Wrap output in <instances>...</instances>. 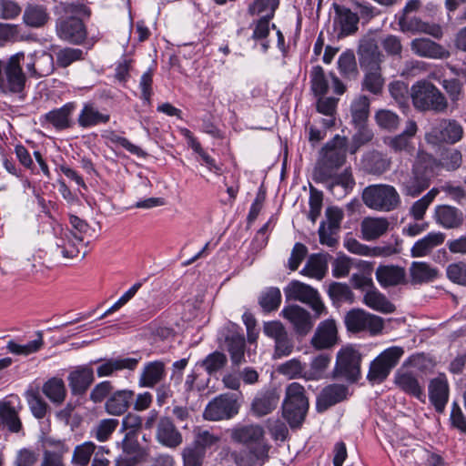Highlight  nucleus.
<instances>
[{"instance_id": "obj_1", "label": "nucleus", "mask_w": 466, "mask_h": 466, "mask_svg": "<svg viewBox=\"0 0 466 466\" xmlns=\"http://www.w3.org/2000/svg\"><path fill=\"white\" fill-rule=\"evenodd\" d=\"M229 433L232 441L247 448L244 453L231 452L237 466H263L268 461L271 445L261 425L238 424L233 427Z\"/></svg>"}, {"instance_id": "obj_2", "label": "nucleus", "mask_w": 466, "mask_h": 466, "mask_svg": "<svg viewBox=\"0 0 466 466\" xmlns=\"http://www.w3.org/2000/svg\"><path fill=\"white\" fill-rule=\"evenodd\" d=\"M439 167L438 159L428 153L420 152L411 172L402 175L400 178L402 193L412 198L419 196L429 187Z\"/></svg>"}, {"instance_id": "obj_3", "label": "nucleus", "mask_w": 466, "mask_h": 466, "mask_svg": "<svg viewBox=\"0 0 466 466\" xmlns=\"http://www.w3.org/2000/svg\"><path fill=\"white\" fill-rule=\"evenodd\" d=\"M25 62V53L17 52L7 59H0V93L3 95L17 96L25 98L26 75L22 65Z\"/></svg>"}, {"instance_id": "obj_4", "label": "nucleus", "mask_w": 466, "mask_h": 466, "mask_svg": "<svg viewBox=\"0 0 466 466\" xmlns=\"http://www.w3.org/2000/svg\"><path fill=\"white\" fill-rule=\"evenodd\" d=\"M347 139L336 135L321 149L320 159L314 169V180L325 181L330 177L331 172L336 171L345 162Z\"/></svg>"}, {"instance_id": "obj_5", "label": "nucleus", "mask_w": 466, "mask_h": 466, "mask_svg": "<svg viewBox=\"0 0 466 466\" xmlns=\"http://www.w3.org/2000/svg\"><path fill=\"white\" fill-rule=\"evenodd\" d=\"M410 98L413 106L419 111L443 113L448 108L445 96L432 83L420 80L411 86Z\"/></svg>"}, {"instance_id": "obj_6", "label": "nucleus", "mask_w": 466, "mask_h": 466, "mask_svg": "<svg viewBox=\"0 0 466 466\" xmlns=\"http://www.w3.org/2000/svg\"><path fill=\"white\" fill-rule=\"evenodd\" d=\"M464 135L461 124L451 118L437 119L425 133L424 139L432 148H441L442 145H454Z\"/></svg>"}, {"instance_id": "obj_7", "label": "nucleus", "mask_w": 466, "mask_h": 466, "mask_svg": "<svg viewBox=\"0 0 466 466\" xmlns=\"http://www.w3.org/2000/svg\"><path fill=\"white\" fill-rule=\"evenodd\" d=\"M363 203L370 209L389 212L400 204V198L393 186L376 184L366 187L361 195Z\"/></svg>"}, {"instance_id": "obj_8", "label": "nucleus", "mask_w": 466, "mask_h": 466, "mask_svg": "<svg viewBox=\"0 0 466 466\" xmlns=\"http://www.w3.org/2000/svg\"><path fill=\"white\" fill-rule=\"evenodd\" d=\"M403 353V349L398 346H392L383 350L370 363L368 380L372 383H380L385 380Z\"/></svg>"}, {"instance_id": "obj_9", "label": "nucleus", "mask_w": 466, "mask_h": 466, "mask_svg": "<svg viewBox=\"0 0 466 466\" xmlns=\"http://www.w3.org/2000/svg\"><path fill=\"white\" fill-rule=\"evenodd\" d=\"M287 299L307 304L315 312L317 318L327 314V309L317 289L298 280L291 281L284 289Z\"/></svg>"}, {"instance_id": "obj_10", "label": "nucleus", "mask_w": 466, "mask_h": 466, "mask_svg": "<svg viewBox=\"0 0 466 466\" xmlns=\"http://www.w3.org/2000/svg\"><path fill=\"white\" fill-rule=\"evenodd\" d=\"M361 354L352 346H347L337 354L334 376L355 382L360 376Z\"/></svg>"}, {"instance_id": "obj_11", "label": "nucleus", "mask_w": 466, "mask_h": 466, "mask_svg": "<svg viewBox=\"0 0 466 466\" xmlns=\"http://www.w3.org/2000/svg\"><path fill=\"white\" fill-rule=\"evenodd\" d=\"M345 325L350 331H368L371 335L380 333L384 327L383 319L380 317L361 309L350 310L345 316Z\"/></svg>"}, {"instance_id": "obj_12", "label": "nucleus", "mask_w": 466, "mask_h": 466, "mask_svg": "<svg viewBox=\"0 0 466 466\" xmlns=\"http://www.w3.org/2000/svg\"><path fill=\"white\" fill-rule=\"evenodd\" d=\"M239 404L237 394H221L211 400L204 410V418L208 420L218 421L228 420L238 414Z\"/></svg>"}, {"instance_id": "obj_13", "label": "nucleus", "mask_w": 466, "mask_h": 466, "mask_svg": "<svg viewBox=\"0 0 466 466\" xmlns=\"http://www.w3.org/2000/svg\"><path fill=\"white\" fill-rule=\"evenodd\" d=\"M394 384L404 393L425 402L424 380L417 370L400 368L394 374Z\"/></svg>"}, {"instance_id": "obj_14", "label": "nucleus", "mask_w": 466, "mask_h": 466, "mask_svg": "<svg viewBox=\"0 0 466 466\" xmlns=\"http://www.w3.org/2000/svg\"><path fill=\"white\" fill-rule=\"evenodd\" d=\"M357 53L360 67L379 66L384 60L373 34L365 35L360 39Z\"/></svg>"}, {"instance_id": "obj_15", "label": "nucleus", "mask_w": 466, "mask_h": 466, "mask_svg": "<svg viewBox=\"0 0 466 466\" xmlns=\"http://www.w3.org/2000/svg\"><path fill=\"white\" fill-rule=\"evenodd\" d=\"M24 63L29 76L35 78L49 76L55 68L53 56L43 50L25 56Z\"/></svg>"}, {"instance_id": "obj_16", "label": "nucleus", "mask_w": 466, "mask_h": 466, "mask_svg": "<svg viewBox=\"0 0 466 466\" xmlns=\"http://www.w3.org/2000/svg\"><path fill=\"white\" fill-rule=\"evenodd\" d=\"M334 10L333 25L338 36L341 38L354 35L359 29L360 17L358 14L339 5H334Z\"/></svg>"}, {"instance_id": "obj_17", "label": "nucleus", "mask_w": 466, "mask_h": 466, "mask_svg": "<svg viewBox=\"0 0 466 466\" xmlns=\"http://www.w3.org/2000/svg\"><path fill=\"white\" fill-rule=\"evenodd\" d=\"M400 30L403 33L427 34L435 38L442 36V29L437 24L423 22L416 16L396 15Z\"/></svg>"}, {"instance_id": "obj_18", "label": "nucleus", "mask_w": 466, "mask_h": 466, "mask_svg": "<svg viewBox=\"0 0 466 466\" xmlns=\"http://www.w3.org/2000/svg\"><path fill=\"white\" fill-rule=\"evenodd\" d=\"M22 405L17 397L0 402V427L4 425L12 433L23 431V424L19 417Z\"/></svg>"}, {"instance_id": "obj_19", "label": "nucleus", "mask_w": 466, "mask_h": 466, "mask_svg": "<svg viewBox=\"0 0 466 466\" xmlns=\"http://www.w3.org/2000/svg\"><path fill=\"white\" fill-rule=\"evenodd\" d=\"M284 319L289 320L294 331L300 336L307 335L313 328V321L309 311L298 305L284 307L281 311Z\"/></svg>"}, {"instance_id": "obj_20", "label": "nucleus", "mask_w": 466, "mask_h": 466, "mask_svg": "<svg viewBox=\"0 0 466 466\" xmlns=\"http://www.w3.org/2000/svg\"><path fill=\"white\" fill-rule=\"evenodd\" d=\"M56 31L61 39L74 44L82 43L86 36L85 25L78 17L61 19L56 25Z\"/></svg>"}, {"instance_id": "obj_21", "label": "nucleus", "mask_w": 466, "mask_h": 466, "mask_svg": "<svg viewBox=\"0 0 466 466\" xmlns=\"http://www.w3.org/2000/svg\"><path fill=\"white\" fill-rule=\"evenodd\" d=\"M122 454L116 460V466H137L145 457V451L139 445L137 437L125 435L121 442Z\"/></svg>"}, {"instance_id": "obj_22", "label": "nucleus", "mask_w": 466, "mask_h": 466, "mask_svg": "<svg viewBox=\"0 0 466 466\" xmlns=\"http://www.w3.org/2000/svg\"><path fill=\"white\" fill-rule=\"evenodd\" d=\"M167 376L166 364L162 360H153L146 362L138 377V386L140 388H155Z\"/></svg>"}, {"instance_id": "obj_23", "label": "nucleus", "mask_w": 466, "mask_h": 466, "mask_svg": "<svg viewBox=\"0 0 466 466\" xmlns=\"http://www.w3.org/2000/svg\"><path fill=\"white\" fill-rule=\"evenodd\" d=\"M94 370L88 365H80L76 367L68 374L67 380L71 392L74 395H82L86 393L91 384L94 382Z\"/></svg>"}, {"instance_id": "obj_24", "label": "nucleus", "mask_w": 466, "mask_h": 466, "mask_svg": "<svg viewBox=\"0 0 466 466\" xmlns=\"http://www.w3.org/2000/svg\"><path fill=\"white\" fill-rule=\"evenodd\" d=\"M428 390L430 401L434 406L436 411L442 413L449 400V384L446 376L440 374L438 377L431 380Z\"/></svg>"}, {"instance_id": "obj_25", "label": "nucleus", "mask_w": 466, "mask_h": 466, "mask_svg": "<svg viewBox=\"0 0 466 466\" xmlns=\"http://www.w3.org/2000/svg\"><path fill=\"white\" fill-rule=\"evenodd\" d=\"M418 127L415 121L410 120L406 124L404 131L395 137L385 139L386 145L394 152H406L412 154L414 146L411 138L416 135Z\"/></svg>"}, {"instance_id": "obj_26", "label": "nucleus", "mask_w": 466, "mask_h": 466, "mask_svg": "<svg viewBox=\"0 0 466 466\" xmlns=\"http://www.w3.org/2000/svg\"><path fill=\"white\" fill-rule=\"evenodd\" d=\"M337 342V326L333 319L321 321L311 339V345L316 350H325Z\"/></svg>"}, {"instance_id": "obj_27", "label": "nucleus", "mask_w": 466, "mask_h": 466, "mask_svg": "<svg viewBox=\"0 0 466 466\" xmlns=\"http://www.w3.org/2000/svg\"><path fill=\"white\" fill-rule=\"evenodd\" d=\"M349 395L348 387L342 384L326 386L317 398V410L325 411L329 407L344 400Z\"/></svg>"}, {"instance_id": "obj_28", "label": "nucleus", "mask_w": 466, "mask_h": 466, "mask_svg": "<svg viewBox=\"0 0 466 466\" xmlns=\"http://www.w3.org/2000/svg\"><path fill=\"white\" fill-rule=\"evenodd\" d=\"M434 218L440 226L446 229L459 228L464 222L463 212L450 205H440L435 208Z\"/></svg>"}, {"instance_id": "obj_29", "label": "nucleus", "mask_w": 466, "mask_h": 466, "mask_svg": "<svg viewBox=\"0 0 466 466\" xmlns=\"http://www.w3.org/2000/svg\"><path fill=\"white\" fill-rule=\"evenodd\" d=\"M390 221L384 217H366L360 223L361 238L373 241L385 235L390 228Z\"/></svg>"}, {"instance_id": "obj_30", "label": "nucleus", "mask_w": 466, "mask_h": 466, "mask_svg": "<svg viewBox=\"0 0 466 466\" xmlns=\"http://www.w3.org/2000/svg\"><path fill=\"white\" fill-rule=\"evenodd\" d=\"M375 276L380 285L385 289L407 283L406 270L399 266H379Z\"/></svg>"}, {"instance_id": "obj_31", "label": "nucleus", "mask_w": 466, "mask_h": 466, "mask_svg": "<svg viewBox=\"0 0 466 466\" xmlns=\"http://www.w3.org/2000/svg\"><path fill=\"white\" fill-rule=\"evenodd\" d=\"M76 105L72 102L66 103L59 108L50 110L44 115L45 121L56 130L70 128L73 125L72 115Z\"/></svg>"}, {"instance_id": "obj_32", "label": "nucleus", "mask_w": 466, "mask_h": 466, "mask_svg": "<svg viewBox=\"0 0 466 466\" xmlns=\"http://www.w3.org/2000/svg\"><path fill=\"white\" fill-rule=\"evenodd\" d=\"M156 437L159 443L168 448H176L183 441L181 433L168 417H163L159 420Z\"/></svg>"}, {"instance_id": "obj_33", "label": "nucleus", "mask_w": 466, "mask_h": 466, "mask_svg": "<svg viewBox=\"0 0 466 466\" xmlns=\"http://www.w3.org/2000/svg\"><path fill=\"white\" fill-rule=\"evenodd\" d=\"M411 51L420 57L441 59L449 53L439 44L429 38H415L410 42Z\"/></svg>"}, {"instance_id": "obj_34", "label": "nucleus", "mask_w": 466, "mask_h": 466, "mask_svg": "<svg viewBox=\"0 0 466 466\" xmlns=\"http://www.w3.org/2000/svg\"><path fill=\"white\" fill-rule=\"evenodd\" d=\"M445 240V234L441 231H432L428 233L423 238L417 240L410 248V256L412 258H423L428 255L437 247L443 244Z\"/></svg>"}, {"instance_id": "obj_35", "label": "nucleus", "mask_w": 466, "mask_h": 466, "mask_svg": "<svg viewBox=\"0 0 466 466\" xmlns=\"http://www.w3.org/2000/svg\"><path fill=\"white\" fill-rule=\"evenodd\" d=\"M362 302L368 308L380 313L389 314L395 311V306L376 287L366 290Z\"/></svg>"}, {"instance_id": "obj_36", "label": "nucleus", "mask_w": 466, "mask_h": 466, "mask_svg": "<svg viewBox=\"0 0 466 466\" xmlns=\"http://www.w3.org/2000/svg\"><path fill=\"white\" fill-rule=\"evenodd\" d=\"M139 362L136 358L108 359L102 362L96 370L98 377H108L116 371L128 370H134Z\"/></svg>"}, {"instance_id": "obj_37", "label": "nucleus", "mask_w": 466, "mask_h": 466, "mask_svg": "<svg viewBox=\"0 0 466 466\" xmlns=\"http://www.w3.org/2000/svg\"><path fill=\"white\" fill-rule=\"evenodd\" d=\"M279 403V396L274 390L259 391L254 398L251 410L258 417L265 416L274 410Z\"/></svg>"}, {"instance_id": "obj_38", "label": "nucleus", "mask_w": 466, "mask_h": 466, "mask_svg": "<svg viewBox=\"0 0 466 466\" xmlns=\"http://www.w3.org/2000/svg\"><path fill=\"white\" fill-rule=\"evenodd\" d=\"M134 391L121 390L114 392L106 400L105 408L107 413L115 416L122 415L129 407Z\"/></svg>"}, {"instance_id": "obj_39", "label": "nucleus", "mask_w": 466, "mask_h": 466, "mask_svg": "<svg viewBox=\"0 0 466 466\" xmlns=\"http://www.w3.org/2000/svg\"><path fill=\"white\" fill-rule=\"evenodd\" d=\"M364 71V77L362 80V89L373 95H380L382 93L385 79L382 76L381 66L361 67Z\"/></svg>"}, {"instance_id": "obj_40", "label": "nucleus", "mask_w": 466, "mask_h": 466, "mask_svg": "<svg viewBox=\"0 0 466 466\" xmlns=\"http://www.w3.org/2000/svg\"><path fill=\"white\" fill-rule=\"evenodd\" d=\"M328 271V259L326 255L312 254L309 257L300 274L311 279L321 280Z\"/></svg>"}, {"instance_id": "obj_41", "label": "nucleus", "mask_w": 466, "mask_h": 466, "mask_svg": "<svg viewBox=\"0 0 466 466\" xmlns=\"http://www.w3.org/2000/svg\"><path fill=\"white\" fill-rule=\"evenodd\" d=\"M410 282L422 284L433 281L438 276V269L424 261H413L409 268Z\"/></svg>"}, {"instance_id": "obj_42", "label": "nucleus", "mask_w": 466, "mask_h": 466, "mask_svg": "<svg viewBox=\"0 0 466 466\" xmlns=\"http://www.w3.org/2000/svg\"><path fill=\"white\" fill-rule=\"evenodd\" d=\"M227 350L230 354L234 365H239L245 361V338L238 331H229L225 337Z\"/></svg>"}, {"instance_id": "obj_43", "label": "nucleus", "mask_w": 466, "mask_h": 466, "mask_svg": "<svg viewBox=\"0 0 466 466\" xmlns=\"http://www.w3.org/2000/svg\"><path fill=\"white\" fill-rule=\"evenodd\" d=\"M109 119L110 116L108 114L99 112L91 104H86L79 113L77 122L81 127L87 128L99 124H106Z\"/></svg>"}, {"instance_id": "obj_44", "label": "nucleus", "mask_w": 466, "mask_h": 466, "mask_svg": "<svg viewBox=\"0 0 466 466\" xmlns=\"http://www.w3.org/2000/svg\"><path fill=\"white\" fill-rule=\"evenodd\" d=\"M84 237L76 233L66 230L64 232L62 242L56 246L61 249L63 257L66 258H76L80 253V248L83 247Z\"/></svg>"}, {"instance_id": "obj_45", "label": "nucleus", "mask_w": 466, "mask_h": 466, "mask_svg": "<svg viewBox=\"0 0 466 466\" xmlns=\"http://www.w3.org/2000/svg\"><path fill=\"white\" fill-rule=\"evenodd\" d=\"M44 345L42 331L36 332V339L25 343L19 344L14 340H9L6 345L7 350L15 355L28 356L37 352Z\"/></svg>"}, {"instance_id": "obj_46", "label": "nucleus", "mask_w": 466, "mask_h": 466, "mask_svg": "<svg viewBox=\"0 0 466 466\" xmlns=\"http://www.w3.org/2000/svg\"><path fill=\"white\" fill-rule=\"evenodd\" d=\"M330 356L321 353L312 359L309 368L306 369L304 379L307 380H319L323 378L326 370L330 363Z\"/></svg>"}, {"instance_id": "obj_47", "label": "nucleus", "mask_w": 466, "mask_h": 466, "mask_svg": "<svg viewBox=\"0 0 466 466\" xmlns=\"http://www.w3.org/2000/svg\"><path fill=\"white\" fill-rule=\"evenodd\" d=\"M46 8L39 5H28L24 12L23 20L31 27H41L48 20Z\"/></svg>"}, {"instance_id": "obj_48", "label": "nucleus", "mask_w": 466, "mask_h": 466, "mask_svg": "<svg viewBox=\"0 0 466 466\" xmlns=\"http://www.w3.org/2000/svg\"><path fill=\"white\" fill-rule=\"evenodd\" d=\"M390 161L381 153L371 152L363 159L364 169L372 175H381L390 168Z\"/></svg>"}, {"instance_id": "obj_49", "label": "nucleus", "mask_w": 466, "mask_h": 466, "mask_svg": "<svg viewBox=\"0 0 466 466\" xmlns=\"http://www.w3.org/2000/svg\"><path fill=\"white\" fill-rule=\"evenodd\" d=\"M44 394L55 404H61L66 396V390L62 379L52 378L43 385Z\"/></svg>"}, {"instance_id": "obj_50", "label": "nucleus", "mask_w": 466, "mask_h": 466, "mask_svg": "<svg viewBox=\"0 0 466 466\" xmlns=\"http://www.w3.org/2000/svg\"><path fill=\"white\" fill-rule=\"evenodd\" d=\"M98 447L92 441H85L75 447L71 458L73 466H87Z\"/></svg>"}, {"instance_id": "obj_51", "label": "nucleus", "mask_w": 466, "mask_h": 466, "mask_svg": "<svg viewBox=\"0 0 466 466\" xmlns=\"http://www.w3.org/2000/svg\"><path fill=\"white\" fill-rule=\"evenodd\" d=\"M323 183L329 191L333 192L335 187L340 186L344 191L351 190L355 185L352 173L350 169H345L340 174H336L335 171L331 172V176L325 181H319Z\"/></svg>"}, {"instance_id": "obj_52", "label": "nucleus", "mask_w": 466, "mask_h": 466, "mask_svg": "<svg viewBox=\"0 0 466 466\" xmlns=\"http://www.w3.org/2000/svg\"><path fill=\"white\" fill-rule=\"evenodd\" d=\"M347 249L350 251L351 253L358 254V255H363V256H369V255H374V256H389L394 253V248L391 247H378L375 248L372 252L370 251V248L357 241L356 239H350L348 240L345 244Z\"/></svg>"}, {"instance_id": "obj_53", "label": "nucleus", "mask_w": 466, "mask_h": 466, "mask_svg": "<svg viewBox=\"0 0 466 466\" xmlns=\"http://www.w3.org/2000/svg\"><path fill=\"white\" fill-rule=\"evenodd\" d=\"M329 76H326L321 66H313L310 72L311 90L316 96L327 94L329 86Z\"/></svg>"}, {"instance_id": "obj_54", "label": "nucleus", "mask_w": 466, "mask_h": 466, "mask_svg": "<svg viewBox=\"0 0 466 466\" xmlns=\"http://www.w3.org/2000/svg\"><path fill=\"white\" fill-rule=\"evenodd\" d=\"M258 303L266 312L276 310L281 303V292L279 288L270 287L263 290Z\"/></svg>"}, {"instance_id": "obj_55", "label": "nucleus", "mask_w": 466, "mask_h": 466, "mask_svg": "<svg viewBox=\"0 0 466 466\" xmlns=\"http://www.w3.org/2000/svg\"><path fill=\"white\" fill-rule=\"evenodd\" d=\"M440 189L433 187L422 198L416 200L410 209V214L416 219L420 220L423 218L426 210L438 196Z\"/></svg>"}, {"instance_id": "obj_56", "label": "nucleus", "mask_w": 466, "mask_h": 466, "mask_svg": "<svg viewBox=\"0 0 466 466\" xmlns=\"http://www.w3.org/2000/svg\"><path fill=\"white\" fill-rule=\"evenodd\" d=\"M370 100L366 96H358L351 104L350 111L355 125H362L368 118Z\"/></svg>"}, {"instance_id": "obj_57", "label": "nucleus", "mask_w": 466, "mask_h": 466, "mask_svg": "<svg viewBox=\"0 0 466 466\" xmlns=\"http://www.w3.org/2000/svg\"><path fill=\"white\" fill-rule=\"evenodd\" d=\"M283 404L309 407L304 387L298 382L290 383L286 389V398Z\"/></svg>"}, {"instance_id": "obj_58", "label": "nucleus", "mask_w": 466, "mask_h": 466, "mask_svg": "<svg viewBox=\"0 0 466 466\" xmlns=\"http://www.w3.org/2000/svg\"><path fill=\"white\" fill-rule=\"evenodd\" d=\"M228 363L227 356L219 351H214L208 354L201 362V367L208 375H215L220 371Z\"/></svg>"}, {"instance_id": "obj_59", "label": "nucleus", "mask_w": 466, "mask_h": 466, "mask_svg": "<svg viewBox=\"0 0 466 466\" xmlns=\"http://www.w3.org/2000/svg\"><path fill=\"white\" fill-rule=\"evenodd\" d=\"M328 294L334 303H352L354 301V294L346 284L339 282L331 283L329 287Z\"/></svg>"}, {"instance_id": "obj_60", "label": "nucleus", "mask_w": 466, "mask_h": 466, "mask_svg": "<svg viewBox=\"0 0 466 466\" xmlns=\"http://www.w3.org/2000/svg\"><path fill=\"white\" fill-rule=\"evenodd\" d=\"M102 137L107 143L120 146L133 155L137 157H144L146 155L139 147L131 143L127 138L117 135L115 131H106Z\"/></svg>"}, {"instance_id": "obj_61", "label": "nucleus", "mask_w": 466, "mask_h": 466, "mask_svg": "<svg viewBox=\"0 0 466 466\" xmlns=\"http://www.w3.org/2000/svg\"><path fill=\"white\" fill-rule=\"evenodd\" d=\"M338 67L345 77H355L358 75L356 58L352 51H345L339 56Z\"/></svg>"}, {"instance_id": "obj_62", "label": "nucleus", "mask_w": 466, "mask_h": 466, "mask_svg": "<svg viewBox=\"0 0 466 466\" xmlns=\"http://www.w3.org/2000/svg\"><path fill=\"white\" fill-rule=\"evenodd\" d=\"M309 407L283 404V416L291 428L299 427L305 419Z\"/></svg>"}, {"instance_id": "obj_63", "label": "nucleus", "mask_w": 466, "mask_h": 466, "mask_svg": "<svg viewBox=\"0 0 466 466\" xmlns=\"http://www.w3.org/2000/svg\"><path fill=\"white\" fill-rule=\"evenodd\" d=\"M118 425L116 419H104L91 431V435L98 441H106Z\"/></svg>"}, {"instance_id": "obj_64", "label": "nucleus", "mask_w": 466, "mask_h": 466, "mask_svg": "<svg viewBox=\"0 0 466 466\" xmlns=\"http://www.w3.org/2000/svg\"><path fill=\"white\" fill-rule=\"evenodd\" d=\"M279 372L289 378H303L306 372V364L298 359H291L279 367Z\"/></svg>"}]
</instances>
